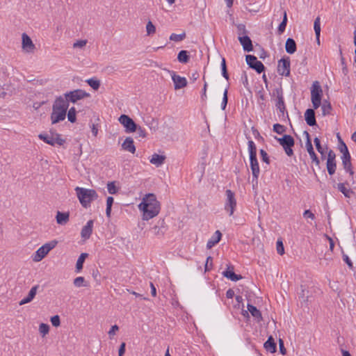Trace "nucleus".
<instances>
[{"label":"nucleus","mask_w":356,"mask_h":356,"mask_svg":"<svg viewBox=\"0 0 356 356\" xmlns=\"http://www.w3.org/2000/svg\"><path fill=\"white\" fill-rule=\"evenodd\" d=\"M139 208L143 212V219L148 220L159 213L161 206L156 195L154 193H149L143 198Z\"/></svg>","instance_id":"f257e3e1"},{"label":"nucleus","mask_w":356,"mask_h":356,"mask_svg":"<svg viewBox=\"0 0 356 356\" xmlns=\"http://www.w3.org/2000/svg\"><path fill=\"white\" fill-rule=\"evenodd\" d=\"M69 104L63 96L57 97L52 106L51 120L52 124L58 123L65 120Z\"/></svg>","instance_id":"f03ea898"},{"label":"nucleus","mask_w":356,"mask_h":356,"mask_svg":"<svg viewBox=\"0 0 356 356\" xmlns=\"http://www.w3.org/2000/svg\"><path fill=\"white\" fill-rule=\"evenodd\" d=\"M75 191L81 204L84 208L90 207L91 202L98 198L96 191L93 189L77 186L75 188Z\"/></svg>","instance_id":"7ed1b4c3"},{"label":"nucleus","mask_w":356,"mask_h":356,"mask_svg":"<svg viewBox=\"0 0 356 356\" xmlns=\"http://www.w3.org/2000/svg\"><path fill=\"white\" fill-rule=\"evenodd\" d=\"M275 138L279 142L280 145L284 148L286 154L289 156L293 155V150L292 147L295 145L294 138L291 135H284L282 138Z\"/></svg>","instance_id":"20e7f679"},{"label":"nucleus","mask_w":356,"mask_h":356,"mask_svg":"<svg viewBox=\"0 0 356 356\" xmlns=\"http://www.w3.org/2000/svg\"><path fill=\"white\" fill-rule=\"evenodd\" d=\"M57 243V241L53 240L42 245L35 252V254L33 259V261H41L52 249H54L56 247Z\"/></svg>","instance_id":"39448f33"},{"label":"nucleus","mask_w":356,"mask_h":356,"mask_svg":"<svg viewBox=\"0 0 356 356\" xmlns=\"http://www.w3.org/2000/svg\"><path fill=\"white\" fill-rule=\"evenodd\" d=\"M90 97V94L81 89H76L64 94V99L69 102L75 104L77 101Z\"/></svg>","instance_id":"423d86ee"},{"label":"nucleus","mask_w":356,"mask_h":356,"mask_svg":"<svg viewBox=\"0 0 356 356\" xmlns=\"http://www.w3.org/2000/svg\"><path fill=\"white\" fill-rule=\"evenodd\" d=\"M323 90L318 81L314 82L311 90V99L314 109L318 108L321 102Z\"/></svg>","instance_id":"0eeeda50"},{"label":"nucleus","mask_w":356,"mask_h":356,"mask_svg":"<svg viewBox=\"0 0 356 356\" xmlns=\"http://www.w3.org/2000/svg\"><path fill=\"white\" fill-rule=\"evenodd\" d=\"M227 199L225 203V210L229 213V216H232L236 207V200L234 193L227 189L225 191Z\"/></svg>","instance_id":"6e6552de"},{"label":"nucleus","mask_w":356,"mask_h":356,"mask_svg":"<svg viewBox=\"0 0 356 356\" xmlns=\"http://www.w3.org/2000/svg\"><path fill=\"white\" fill-rule=\"evenodd\" d=\"M245 60L249 67L254 70L257 73L261 74L265 70V66L261 61L257 60L255 56L246 55Z\"/></svg>","instance_id":"1a4fd4ad"},{"label":"nucleus","mask_w":356,"mask_h":356,"mask_svg":"<svg viewBox=\"0 0 356 356\" xmlns=\"http://www.w3.org/2000/svg\"><path fill=\"white\" fill-rule=\"evenodd\" d=\"M118 120L124 126L127 133L134 132L137 129V124L129 115L122 114L120 116Z\"/></svg>","instance_id":"9d476101"},{"label":"nucleus","mask_w":356,"mask_h":356,"mask_svg":"<svg viewBox=\"0 0 356 356\" xmlns=\"http://www.w3.org/2000/svg\"><path fill=\"white\" fill-rule=\"evenodd\" d=\"M273 94L277 96V102L275 104L276 108L280 111L282 115L284 116L286 112L288 116V112L286 111V107L284 102L283 90L282 87L276 88Z\"/></svg>","instance_id":"9b49d317"},{"label":"nucleus","mask_w":356,"mask_h":356,"mask_svg":"<svg viewBox=\"0 0 356 356\" xmlns=\"http://www.w3.org/2000/svg\"><path fill=\"white\" fill-rule=\"evenodd\" d=\"M277 72L282 76H289L290 75L289 57H284L278 60Z\"/></svg>","instance_id":"f8f14e48"},{"label":"nucleus","mask_w":356,"mask_h":356,"mask_svg":"<svg viewBox=\"0 0 356 356\" xmlns=\"http://www.w3.org/2000/svg\"><path fill=\"white\" fill-rule=\"evenodd\" d=\"M172 79L174 83L175 90L183 88L187 86V80L185 77L177 75L175 72H171Z\"/></svg>","instance_id":"ddd939ff"},{"label":"nucleus","mask_w":356,"mask_h":356,"mask_svg":"<svg viewBox=\"0 0 356 356\" xmlns=\"http://www.w3.org/2000/svg\"><path fill=\"white\" fill-rule=\"evenodd\" d=\"M222 275L232 281H238L243 278L241 275H237L234 272V266L232 265H227V269L222 273Z\"/></svg>","instance_id":"4468645a"},{"label":"nucleus","mask_w":356,"mask_h":356,"mask_svg":"<svg viewBox=\"0 0 356 356\" xmlns=\"http://www.w3.org/2000/svg\"><path fill=\"white\" fill-rule=\"evenodd\" d=\"M350 159L351 157L349 152H347V154L344 153V155H342L341 156L342 165L344 170L346 172H348L350 176H353L354 171L352 169V163Z\"/></svg>","instance_id":"2eb2a0df"},{"label":"nucleus","mask_w":356,"mask_h":356,"mask_svg":"<svg viewBox=\"0 0 356 356\" xmlns=\"http://www.w3.org/2000/svg\"><path fill=\"white\" fill-rule=\"evenodd\" d=\"M166 230L165 222L163 219H160L157 224L152 227L153 234L156 236H163Z\"/></svg>","instance_id":"dca6fc26"},{"label":"nucleus","mask_w":356,"mask_h":356,"mask_svg":"<svg viewBox=\"0 0 356 356\" xmlns=\"http://www.w3.org/2000/svg\"><path fill=\"white\" fill-rule=\"evenodd\" d=\"M238 39L245 51L250 52L253 50L252 42L248 35L238 36Z\"/></svg>","instance_id":"f3484780"},{"label":"nucleus","mask_w":356,"mask_h":356,"mask_svg":"<svg viewBox=\"0 0 356 356\" xmlns=\"http://www.w3.org/2000/svg\"><path fill=\"white\" fill-rule=\"evenodd\" d=\"M22 48L27 52H33L35 48L33 41L26 33L22 34Z\"/></svg>","instance_id":"a211bd4d"},{"label":"nucleus","mask_w":356,"mask_h":356,"mask_svg":"<svg viewBox=\"0 0 356 356\" xmlns=\"http://www.w3.org/2000/svg\"><path fill=\"white\" fill-rule=\"evenodd\" d=\"M93 220H90L87 222L86 225L83 227L81 236V238L86 240L88 239L92 233Z\"/></svg>","instance_id":"6ab92c4d"},{"label":"nucleus","mask_w":356,"mask_h":356,"mask_svg":"<svg viewBox=\"0 0 356 356\" xmlns=\"http://www.w3.org/2000/svg\"><path fill=\"white\" fill-rule=\"evenodd\" d=\"M39 287V285H35L33 286L29 291L27 296L19 301V305H24L25 304L31 302L34 299Z\"/></svg>","instance_id":"aec40b11"},{"label":"nucleus","mask_w":356,"mask_h":356,"mask_svg":"<svg viewBox=\"0 0 356 356\" xmlns=\"http://www.w3.org/2000/svg\"><path fill=\"white\" fill-rule=\"evenodd\" d=\"M305 120L309 126H314L316 124L315 111L312 108H308L305 113Z\"/></svg>","instance_id":"412c9836"},{"label":"nucleus","mask_w":356,"mask_h":356,"mask_svg":"<svg viewBox=\"0 0 356 356\" xmlns=\"http://www.w3.org/2000/svg\"><path fill=\"white\" fill-rule=\"evenodd\" d=\"M305 145H306L307 150L312 161L314 162L315 164L318 166L320 164V161L314 150L311 140H307L306 143H305Z\"/></svg>","instance_id":"4be33fe9"},{"label":"nucleus","mask_w":356,"mask_h":356,"mask_svg":"<svg viewBox=\"0 0 356 356\" xmlns=\"http://www.w3.org/2000/svg\"><path fill=\"white\" fill-rule=\"evenodd\" d=\"M250 162L252 177H254V179H258L260 170L257 156L250 157Z\"/></svg>","instance_id":"5701e85b"},{"label":"nucleus","mask_w":356,"mask_h":356,"mask_svg":"<svg viewBox=\"0 0 356 356\" xmlns=\"http://www.w3.org/2000/svg\"><path fill=\"white\" fill-rule=\"evenodd\" d=\"M122 148L127 152L134 154L136 152V147L134 145V140L131 137H127L122 144Z\"/></svg>","instance_id":"b1692460"},{"label":"nucleus","mask_w":356,"mask_h":356,"mask_svg":"<svg viewBox=\"0 0 356 356\" xmlns=\"http://www.w3.org/2000/svg\"><path fill=\"white\" fill-rule=\"evenodd\" d=\"M222 234L219 230L215 232L214 234L211 236V238L208 241L207 243V248L208 249H211L216 244H217L221 239Z\"/></svg>","instance_id":"393cba45"},{"label":"nucleus","mask_w":356,"mask_h":356,"mask_svg":"<svg viewBox=\"0 0 356 356\" xmlns=\"http://www.w3.org/2000/svg\"><path fill=\"white\" fill-rule=\"evenodd\" d=\"M56 219L58 225H65L69 221L70 214L68 212L57 211Z\"/></svg>","instance_id":"a878e982"},{"label":"nucleus","mask_w":356,"mask_h":356,"mask_svg":"<svg viewBox=\"0 0 356 356\" xmlns=\"http://www.w3.org/2000/svg\"><path fill=\"white\" fill-rule=\"evenodd\" d=\"M297 46L296 41L291 38H287L285 43V50L289 54H293L296 51Z\"/></svg>","instance_id":"bb28decb"},{"label":"nucleus","mask_w":356,"mask_h":356,"mask_svg":"<svg viewBox=\"0 0 356 356\" xmlns=\"http://www.w3.org/2000/svg\"><path fill=\"white\" fill-rule=\"evenodd\" d=\"M264 346L266 350L269 351L271 353H274L276 352V343L272 336H270L268 338L267 341L264 343Z\"/></svg>","instance_id":"cd10ccee"},{"label":"nucleus","mask_w":356,"mask_h":356,"mask_svg":"<svg viewBox=\"0 0 356 356\" xmlns=\"http://www.w3.org/2000/svg\"><path fill=\"white\" fill-rule=\"evenodd\" d=\"M248 312L251 314V315L254 317L258 322L262 321V315L261 312L254 305L251 304H248L247 305Z\"/></svg>","instance_id":"c85d7f7f"},{"label":"nucleus","mask_w":356,"mask_h":356,"mask_svg":"<svg viewBox=\"0 0 356 356\" xmlns=\"http://www.w3.org/2000/svg\"><path fill=\"white\" fill-rule=\"evenodd\" d=\"M165 158L166 157L164 155H159L155 153L152 156V158L150 159L149 161L151 163L154 164L156 167H159L163 164Z\"/></svg>","instance_id":"c756f323"},{"label":"nucleus","mask_w":356,"mask_h":356,"mask_svg":"<svg viewBox=\"0 0 356 356\" xmlns=\"http://www.w3.org/2000/svg\"><path fill=\"white\" fill-rule=\"evenodd\" d=\"M348 184L347 182L345 183H339L337 184V189L343 194L346 197H350L351 195L354 193V192L350 188H347L345 185Z\"/></svg>","instance_id":"7c9ffc66"},{"label":"nucleus","mask_w":356,"mask_h":356,"mask_svg":"<svg viewBox=\"0 0 356 356\" xmlns=\"http://www.w3.org/2000/svg\"><path fill=\"white\" fill-rule=\"evenodd\" d=\"M177 60L181 63H187L190 60L188 51L186 50H181L178 53Z\"/></svg>","instance_id":"2f4dec72"},{"label":"nucleus","mask_w":356,"mask_h":356,"mask_svg":"<svg viewBox=\"0 0 356 356\" xmlns=\"http://www.w3.org/2000/svg\"><path fill=\"white\" fill-rule=\"evenodd\" d=\"M88 253H81L79 257L76 264V272H80L83 268V265L85 261V259L88 257Z\"/></svg>","instance_id":"473e14b6"},{"label":"nucleus","mask_w":356,"mask_h":356,"mask_svg":"<svg viewBox=\"0 0 356 356\" xmlns=\"http://www.w3.org/2000/svg\"><path fill=\"white\" fill-rule=\"evenodd\" d=\"M300 289L301 291L299 293V298L301 300L302 302L307 304L309 301V291L304 285L300 286Z\"/></svg>","instance_id":"72a5a7b5"},{"label":"nucleus","mask_w":356,"mask_h":356,"mask_svg":"<svg viewBox=\"0 0 356 356\" xmlns=\"http://www.w3.org/2000/svg\"><path fill=\"white\" fill-rule=\"evenodd\" d=\"M73 284L76 287L89 286V283L85 280L83 277H77L74 280Z\"/></svg>","instance_id":"f704fd0d"},{"label":"nucleus","mask_w":356,"mask_h":356,"mask_svg":"<svg viewBox=\"0 0 356 356\" xmlns=\"http://www.w3.org/2000/svg\"><path fill=\"white\" fill-rule=\"evenodd\" d=\"M326 167H327L328 174L330 175H334L335 173L336 168H337L336 160L327 161Z\"/></svg>","instance_id":"c9c22d12"},{"label":"nucleus","mask_w":356,"mask_h":356,"mask_svg":"<svg viewBox=\"0 0 356 356\" xmlns=\"http://www.w3.org/2000/svg\"><path fill=\"white\" fill-rule=\"evenodd\" d=\"M314 145L316 146V148L317 149V151L321 154V159H325V152H324V149L323 148V147L321 146V140L320 139L318 138V137H316L314 140Z\"/></svg>","instance_id":"e433bc0d"},{"label":"nucleus","mask_w":356,"mask_h":356,"mask_svg":"<svg viewBox=\"0 0 356 356\" xmlns=\"http://www.w3.org/2000/svg\"><path fill=\"white\" fill-rule=\"evenodd\" d=\"M186 37V34L185 31H183L181 33L176 34L172 33L170 35V40L174 42H181L184 40Z\"/></svg>","instance_id":"4c0bfd02"},{"label":"nucleus","mask_w":356,"mask_h":356,"mask_svg":"<svg viewBox=\"0 0 356 356\" xmlns=\"http://www.w3.org/2000/svg\"><path fill=\"white\" fill-rule=\"evenodd\" d=\"M286 24H287V14H286V12L284 11L283 13V19H282V22L280 24L278 29H277V32L279 34H282L285 31Z\"/></svg>","instance_id":"58836bf2"},{"label":"nucleus","mask_w":356,"mask_h":356,"mask_svg":"<svg viewBox=\"0 0 356 356\" xmlns=\"http://www.w3.org/2000/svg\"><path fill=\"white\" fill-rule=\"evenodd\" d=\"M39 138L42 140L44 143L54 146L55 145L54 138L49 136L47 134H40L38 136Z\"/></svg>","instance_id":"ea45409f"},{"label":"nucleus","mask_w":356,"mask_h":356,"mask_svg":"<svg viewBox=\"0 0 356 356\" xmlns=\"http://www.w3.org/2000/svg\"><path fill=\"white\" fill-rule=\"evenodd\" d=\"M322 115H329L332 111V106L329 102H324L321 106Z\"/></svg>","instance_id":"a19ab883"},{"label":"nucleus","mask_w":356,"mask_h":356,"mask_svg":"<svg viewBox=\"0 0 356 356\" xmlns=\"http://www.w3.org/2000/svg\"><path fill=\"white\" fill-rule=\"evenodd\" d=\"M86 83L94 90H97L100 86V81L96 79L91 78L86 80Z\"/></svg>","instance_id":"79ce46f5"},{"label":"nucleus","mask_w":356,"mask_h":356,"mask_svg":"<svg viewBox=\"0 0 356 356\" xmlns=\"http://www.w3.org/2000/svg\"><path fill=\"white\" fill-rule=\"evenodd\" d=\"M314 29L316 34V38L320 37L321 34V22H320V17H317L314 23Z\"/></svg>","instance_id":"37998d69"},{"label":"nucleus","mask_w":356,"mask_h":356,"mask_svg":"<svg viewBox=\"0 0 356 356\" xmlns=\"http://www.w3.org/2000/svg\"><path fill=\"white\" fill-rule=\"evenodd\" d=\"M248 150L250 157L257 156V147L252 140L248 141Z\"/></svg>","instance_id":"c03bdc74"},{"label":"nucleus","mask_w":356,"mask_h":356,"mask_svg":"<svg viewBox=\"0 0 356 356\" xmlns=\"http://www.w3.org/2000/svg\"><path fill=\"white\" fill-rule=\"evenodd\" d=\"M76 111L74 107H72L69 109L67 112V118L70 122L74 123L76 122Z\"/></svg>","instance_id":"a18cd8bd"},{"label":"nucleus","mask_w":356,"mask_h":356,"mask_svg":"<svg viewBox=\"0 0 356 356\" xmlns=\"http://www.w3.org/2000/svg\"><path fill=\"white\" fill-rule=\"evenodd\" d=\"M237 33L238 36L248 35V31L243 24H238L236 25Z\"/></svg>","instance_id":"49530a36"},{"label":"nucleus","mask_w":356,"mask_h":356,"mask_svg":"<svg viewBox=\"0 0 356 356\" xmlns=\"http://www.w3.org/2000/svg\"><path fill=\"white\" fill-rule=\"evenodd\" d=\"M39 332L42 334V337H44L49 332V325L46 323H41L39 325Z\"/></svg>","instance_id":"de8ad7c7"},{"label":"nucleus","mask_w":356,"mask_h":356,"mask_svg":"<svg viewBox=\"0 0 356 356\" xmlns=\"http://www.w3.org/2000/svg\"><path fill=\"white\" fill-rule=\"evenodd\" d=\"M221 69H222V76L225 79H226L227 80H228L229 79V74H228L227 69L226 61H225V59L224 58H222V59Z\"/></svg>","instance_id":"09e8293b"},{"label":"nucleus","mask_w":356,"mask_h":356,"mask_svg":"<svg viewBox=\"0 0 356 356\" xmlns=\"http://www.w3.org/2000/svg\"><path fill=\"white\" fill-rule=\"evenodd\" d=\"M107 189H108V192L111 195H114V194L117 193L118 191L114 181L108 182L107 184Z\"/></svg>","instance_id":"8fccbe9b"},{"label":"nucleus","mask_w":356,"mask_h":356,"mask_svg":"<svg viewBox=\"0 0 356 356\" xmlns=\"http://www.w3.org/2000/svg\"><path fill=\"white\" fill-rule=\"evenodd\" d=\"M147 35H150L156 32V27L151 21H149L146 25Z\"/></svg>","instance_id":"3c124183"},{"label":"nucleus","mask_w":356,"mask_h":356,"mask_svg":"<svg viewBox=\"0 0 356 356\" xmlns=\"http://www.w3.org/2000/svg\"><path fill=\"white\" fill-rule=\"evenodd\" d=\"M273 130L278 134H282L286 131V127L280 124H275Z\"/></svg>","instance_id":"603ef678"},{"label":"nucleus","mask_w":356,"mask_h":356,"mask_svg":"<svg viewBox=\"0 0 356 356\" xmlns=\"http://www.w3.org/2000/svg\"><path fill=\"white\" fill-rule=\"evenodd\" d=\"M276 248H277V252L280 255H282L284 254V248L283 242L281 239H278L277 241Z\"/></svg>","instance_id":"864d4df0"},{"label":"nucleus","mask_w":356,"mask_h":356,"mask_svg":"<svg viewBox=\"0 0 356 356\" xmlns=\"http://www.w3.org/2000/svg\"><path fill=\"white\" fill-rule=\"evenodd\" d=\"M51 323L52 324L53 326L54 327H58L60 326V316L58 315H55L52 317H51Z\"/></svg>","instance_id":"5fc2aeb1"},{"label":"nucleus","mask_w":356,"mask_h":356,"mask_svg":"<svg viewBox=\"0 0 356 356\" xmlns=\"http://www.w3.org/2000/svg\"><path fill=\"white\" fill-rule=\"evenodd\" d=\"M227 102H228L227 89H225L224 91V93H223L222 101L221 103L222 110H225L226 108Z\"/></svg>","instance_id":"6e6d98bb"},{"label":"nucleus","mask_w":356,"mask_h":356,"mask_svg":"<svg viewBox=\"0 0 356 356\" xmlns=\"http://www.w3.org/2000/svg\"><path fill=\"white\" fill-rule=\"evenodd\" d=\"M87 40H77L76 42H74L73 44V47L74 48H83V47H85L87 44Z\"/></svg>","instance_id":"4d7b16f0"},{"label":"nucleus","mask_w":356,"mask_h":356,"mask_svg":"<svg viewBox=\"0 0 356 356\" xmlns=\"http://www.w3.org/2000/svg\"><path fill=\"white\" fill-rule=\"evenodd\" d=\"M260 154H261L262 161L264 162H265L266 163L269 164L270 159H269V156H268V154L266 153V152L261 149H260Z\"/></svg>","instance_id":"13d9d810"},{"label":"nucleus","mask_w":356,"mask_h":356,"mask_svg":"<svg viewBox=\"0 0 356 356\" xmlns=\"http://www.w3.org/2000/svg\"><path fill=\"white\" fill-rule=\"evenodd\" d=\"M338 138L341 143V145L339 147L340 151L343 154V155H344V153L347 154V152H349L348 149L345 143L341 139V138L339 136Z\"/></svg>","instance_id":"bf43d9fd"},{"label":"nucleus","mask_w":356,"mask_h":356,"mask_svg":"<svg viewBox=\"0 0 356 356\" xmlns=\"http://www.w3.org/2000/svg\"><path fill=\"white\" fill-rule=\"evenodd\" d=\"M136 131L137 132L138 137L143 138L147 136V133H146L145 130L143 128H142L140 126L137 125V129H136Z\"/></svg>","instance_id":"052dcab7"},{"label":"nucleus","mask_w":356,"mask_h":356,"mask_svg":"<svg viewBox=\"0 0 356 356\" xmlns=\"http://www.w3.org/2000/svg\"><path fill=\"white\" fill-rule=\"evenodd\" d=\"M212 260L213 258L211 256H209L207 259L206 264L204 266V270L209 271L212 267Z\"/></svg>","instance_id":"680f3d73"},{"label":"nucleus","mask_w":356,"mask_h":356,"mask_svg":"<svg viewBox=\"0 0 356 356\" xmlns=\"http://www.w3.org/2000/svg\"><path fill=\"white\" fill-rule=\"evenodd\" d=\"M303 217L305 218H310L312 220L315 219L314 214L309 210H305L303 213Z\"/></svg>","instance_id":"e2e57ef3"},{"label":"nucleus","mask_w":356,"mask_h":356,"mask_svg":"<svg viewBox=\"0 0 356 356\" xmlns=\"http://www.w3.org/2000/svg\"><path fill=\"white\" fill-rule=\"evenodd\" d=\"M279 349L280 352L282 355H285L286 353V349L284 347V343L282 339H279Z\"/></svg>","instance_id":"0e129e2a"},{"label":"nucleus","mask_w":356,"mask_h":356,"mask_svg":"<svg viewBox=\"0 0 356 356\" xmlns=\"http://www.w3.org/2000/svg\"><path fill=\"white\" fill-rule=\"evenodd\" d=\"M343 261L347 264L348 266L352 269L353 268V264L351 261V260L349 259V257H348V255L346 254H343Z\"/></svg>","instance_id":"69168bd1"},{"label":"nucleus","mask_w":356,"mask_h":356,"mask_svg":"<svg viewBox=\"0 0 356 356\" xmlns=\"http://www.w3.org/2000/svg\"><path fill=\"white\" fill-rule=\"evenodd\" d=\"M336 159V154L332 149H330L327 153V161H333Z\"/></svg>","instance_id":"338daca9"},{"label":"nucleus","mask_w":356,"mask_h":356,"mask_svg":"<svg viewBox=\"0 0 356 356\" xmlns=\"http://www.w3.org/2000/svg\"><path fill=\"white\" fill-rule=\"evenodd\" d=\"M125 347H126V343L124 342H122L120 346V348H119V350H118V355L119 356H123L124 353H125Z\"/></svg>","instance_id":"774afa93"}]
</instances>
